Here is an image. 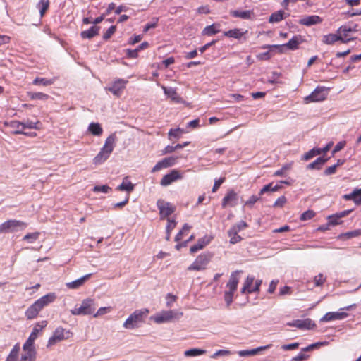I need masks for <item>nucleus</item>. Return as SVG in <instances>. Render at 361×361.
Returning a JSON list of instances; mask_svg holds the SVG:
<instances>
[{"mask_svg":"<svg viewBox=\"0 0 361 361\" xmlns=\"http://www.w3.org/2000/svg\"><path fill=\"white\" fill-rule=\"evenodd\" d=\"M116 140V133H112L106 139L104 145L98 154L94 158V164H100L109 157L115 147Z\"/></svg>","mask_w":361,"mask_h":361,"instance_id":"f257e3e1","label":"nucleus"},{"mask_svg":"<svg viewBox=\"0 0 361 361\" xmlns=\"http://www.w3.org/2000/svg\"><path fill=\"white\" fill-rule=\"evenodd\" d=\"M182 316V312L177 310H165L150 317V320L157 324H162L178 320Z\"/></svg>","mask_w":361,"mask_h":361,"instance_id":"f03ea898","label":"nucleus"},{"mask_svg":"<svg viewBox=\"0 0 361 361\" xmlns=\"http://www.w3.org/2000/svg\"><path fill=\"white\" fill-rule=\"evenodd\" d=\"M149 311L148 309L145 308L142 310H135L131 314L129 317L126 320L123 326L126 329H134L137 326L139 322H143V319L147 316Z\"/></svg>","mask_w":361,"mask_h":361,"instance_id":"7ed1b4c3","label":"nucleus"},{"mask_svg":"<svg viewBox=\"0 0 361 361\" xmlns=\"http://www.w3.org/2000/svg\"><path fill=\"white\" fill-rule=\"evenodd\" d=\"M212 255L209 252L203 253L197 256L192 264H190L188 269L189 271H202L207 268V264L210 262Z\"/></svg>","mask_w":361,"mask_h":361,"instance_id":"20e7f679","label":"nucleus"},{"mask_svg":"<svg viewBox=\"0 0 361 361\" xmlns=\"http://www.w3.org/2000/svg\"><path fill=\"white\" fill-rule=\"evenodd\" d=\"M96 306L94 300L88 298L84 300L79 307H75L71 310V313L74 315L91 314L94 312Z\"/></svg>","mask_w":361,"mask_h":361,"instance_id":"39448f33","label":"nucleus"},{"mask_svg":"<svg viewBox=\"0 0 361 361\" xmlns=\"http://www.w3.org/2000/svg\"><path fill=\"white\" fill-rule=\"evenodd\" d=\"M27 224L18 220H8L0 224V233L15 232L18 230L24 229Z\"/></svg>","mask_w":361,"mask_h":361,"instance_id":"423d86ee","label":"nucleus"},{"mask_svg":"<svg viewBox=\"0 0 361 361\" xmlns=\"http://www.w3.org/2000/svg\"><path fill=\"white\" fill-rule=\"evenodd\" d=\"M71 336V332L61 327H59L54 331L52 336L49 339L47 346H51L61 341L68 339Z\"/></svg>","mask_w":361,"mask_h":361,"instance_id":"0eeeda50","label":"nucleus"},{"mask_svg":"<svg viewBox=\"0 0 361 361\" xmlns=\"http://www.w3.org/2000/svg\"><path fill=\"white\" fill-rule=\"evenodd\" d=\"M182 178L183 173L179 170L173 169L162 177L160 180V185L166 187Z\"/></svg>","mask_w":361,"mask_h":361,"instance_id":"6e6552de","label":"nucleus"},{"mask_svg":"<svg viewBox=\"0 0 361 361\" xmlns=\"http://www.w3.org/2000/svg\"><path fill=\"white\" fill-rule=\"evenodd\" d=\"M327 90L325 87L317 86L315 90L305 98L306 103L321 102L326 99V94L324 91Z\"/></svg>","mask_w":361,"mask_h":361,"instance_id":"1a4fd4ad","label":"nucleus"},{"mask_svg":"<svg viewBox=\"0 0 361 361\" xmlns=\"http://www.w3.org/2000/svg\"><path fill=\"white\" fill-rule=\"evenodd\" d=\"M289 326L296 327L302 330H310L316 326L315 323L310 318L305 319H295L293 322H288Z\"/></svg>","mask_w":361,"mask_h":361,"instance_id":"9d476101","label":"nucleus"},{"mask_svg":"<svg viewBox=\"0 0 361 361\" xmlns=\"http://www.w3.org/2000/svg\"><path fill=\"white\" fill-rule=\"evenodd\" d=\"M327 344V342H317L312 343L301 350V351L295 356L293 357L291 361H302L304 360H307L309 358V355L306 354L307 352H309L313 349L317 348L322 345H325Z\"/></svg>","mask_w":361,"mask_h":361,"instance_id":"9b49d317","label":"nucleus"},{"mask_svg":"<svg viewBox=\"0 0 361 361\" xmlns=\"http://www.w3.org/2000/svg\"><path fill=\"white\" fill-rule=\"evenodd\" d=\"M178 157H169L158 161L152 169V173L157 172L162 169H166L174 166L178 160Z\"/></svg>","mask_w":361,"mask_h":361,"instance_id":"f8f14e48","label":"nucleus"},{"mask_svg":"<svg viewBox=\"0 0 361 361\" xmlns=\"http://www.w3.org/2000/svg\"><path fill=\"white\" fill-rule=\"evenodd\" d=\"M356 31H357V30L355 27H352L350 25H344L341 26L337 30V33H338V36H340L341 37V42L342 43L346 44V43H348L349 42L353 41L354 39V38H353V37H349V33L355 32Z\"/></svg>","mask_w":361,"mask_h":361,"instance_id":"ddd939ff","label":"nucleus"},{"mask_svg":"<svg viewBox=\"0 0 361 361\" xmlns=\"http://www.w3.org/2000/svg\"><path fill=\"white\" fill-rule=\"evenodd\" d=\"M157 207L161 218H166L175 211V207L169 202L159 200L157 202Z\"/></svg>","mask_w":361,"mask_h":361,"instance_id":"4468645a","label":"nucleus"},{"mask_svg":"<svg viewBox=\"0 0 361 361\" xmlns=\"http://www.w3.org/2000/svg\"><path fill=\"white\" fill-rule=\"evenodd\" d=\"M300 44L299 38L298 36H293L287 43L282 45H273L271 46L272 48L277 49V51L280 53L283 51L285 48H288L290 50H295L298 49Z\"/></svg>","mask_w":361,"mask_h":361,"instance_id":"2eb2a0df","label":"nucleus"},{"mask_svg":"<svg viewBox=\"0 0 361 361\" xmlns=\"http://www.w3.org/2000/svg\"><path fill=\"white\" fill-rule=\"evenodd\" d=\"M348 315V313L345 312H329L326 313L320 319V322H328L334 320H341L346 318Z\"/></svg>","mask_w":361,"mask_h":361,"instance_id":"dca6fc26","label":"nucleus"},{"mask_svg":"<svg viewBox=\"0 0 361 361\" xmlns=\"http://www.w3.org/2000/svg\"><path fill=\"white\" fill-rule=\"evenodd\" d=\"M237 201V194L233 190H229L222 200V207H234Z\"/></svg>","mask_w":361,"mask_h":361,"instance_id":"f3484780","label":"nucleus"},{"mask_svg":"<svg viewBox=\"0 0 361 361\" xmlns=\"http://www.w3.org/2000/svg\"><path fill=\"white\" fill-rule=\"evenodd\" d=\"M162 90H164V94L171 99V100L176 103H183V99L178 94L176 90L172 87H166L165 86H161Z\"/></svg>","mask_w":361,"mask_h":361,"instance_id":"a211bd4d","label":"nucleus"},{"mask_svg":"<svg viewBox=\"0 0 361 361\" xmlns=\"http://www.w3.org/2000/svg\"><path fill=\"white\" fill-rule=\"evenodd\" d=\"M247 226L246 223L242 222L240 224L237 226H233L228 232V235L230 236V242L231 243H236L239 242L241 239L240 236L238 235V231L241 228H245Z\"/></svg>","mask_w":361,"mask_h":361,"instance_id":"6ab92c4d","label":"nucleus"},{"mask_svg":"<svg viewBox=\"0 0 361 361\" xmlns=\"http://www.w3.org/2000/svg\"><path fill=\"white\" fill-rule=\"evenodd\" d=\"M322 22V19L319 16H308L301 18L299 23L306 26L317 25Z\"/></svg>","mask_w":361,"mask_h":361,"instance_id":"aec40b11","label":"nucleus"},{"mask_svg":"<svg viewBox=\"0 0 361 361\" xmlns=\"http://www.w3.org/2000/svg\"><path fill=\"white\" fill-rule=\"evenodd\" d=\"M343 197L345 200H353L356 204L360 205L361 204V188H356L351 193L344 195Z\"/></svg>","mask_w":361,"mask_h":361,"instance_id":"412c9836","label":"nucleus"},{"mask_svg":"<svg viewBox=\"0 0 361 361\" xmlns=\"http://www.w3.org/2000/svg\"><path fill=\"white\" fill-rule=\"evenodd\" d=\"M56 298V297L54 293H49V294L40 298L39 300H37L35 302V303L39 307V309L42 310L44 306L54 302Z\"/></svg>","mask_w":361,"mask_h":361,"instance_id":"4be33fe9","label":"nucleus"},{"mask_svg":"<svg viewBox=\"0 0 361 361\" xmlns=\"http://www.w3.org/2000/svg\"><path fill=\"white\" fill-rule=\"evenodd\" d=\"M247 33L246 30L235 28L233 30H230L228 31H226L224 32V35L225 37H228L230 38H234L237 39H241Z\"/></svg>","mask_w":361,"mask_h":361,"instance_id":"5701e85b","label":"nucleus"},{"mask_svg":"<svg viewBox=\"0 0 361 361\" xmlns=\"http://www.w3.org/2000/svg\"><path fill=\"white\" fill-rule=\"evenodd\" d=\"M36 358V351L35 348H25L23 347V352L21 354L22 361H31Z\"/></svg>","mask_w":361,"mask_h":361,"instance_id":"b1692460","label":"nucleus"},{"mask_svg":"<svg viewBox=\"0 0 361 361\" xmlns=\"http://www.w3.org/2000/svg\"><path fill=\"white\" fill-rule=\"evenodd\" d=\"M126 81L123 80H118L116 81L109 90L114 95L119 96L121 91L124 89Z\"/></svg>","mask_w":361,"mask_h":361,"instance_id":"393cba45","label":"nucleus"},{"mask_svg":"<svg viewBox=\"0 0 361 361\" xmlns=\"http://www.w3.org/2000/svg\"><path fill=\"white\" fill-rule=\"evenodd\" d=\"M240 273V271H236L232 273V274L230 277L229 281L227 283V287L228 288V289L231 291L235 292V290H236L237 285L238 283Z\"/></svg>","mask_w":361,"mask_h":361,"instance_id":"a878e982","label":"nucleus"},{"mask_svg":"<svg viewBox=\"0 0 361 361\" xmlns=\"http://www.w3.org/2000/svg\"><path fill=\"white\" fill-rule=\"evenodd\" d=\"M328 161L327 158H324L323 157H318L316 160H314L313 162L309 164L307 166V169H316L319 170L322 169V167L324 165V164Z\"/></svg>","mask_w":361,"mask_h":361,"instance_id":"bb28decb","label":"nucleus"},{"mask_svg":"<svg viewBox=\"0 0 361 361\" xmlns=\"http://www.w3.org/2000/svg\"><path fill=\"white\" fill-rule=\"evenodd\" d=\"M271 46V45H267L266 47H263V48H269V50L263 53H259L257 55V58L259 60L263 61H267L270 59L274 55V50H277V49L272 48Z\"/></svg>","mask_w":361,"mask_h":361,"instance_id":"cd10ccee","label":"nucleus"},{"mask_svg":"<svg viewBox=\"0 0 361 361\" xmlns=\"http://www.w3.org/2000/svg\"><path fill=\"white\" fill-rule=\"evenodd\" d=\"M90 276V274H87L74 281L67 283L66 286L71 289L78 288L79 287L82 286L85 283V282L89 279Z\"/></svg>","mask_w":361,"mask_h":361,"instance_id":"c85d7f7f","label":"nucleus"},{"mask_svg":"<svg viewBox=\"0 0 361 361\" xmlns=\"http://www.w3.org/2000/svg\"><path fill=\"white\" fill-rule=\"evenodd\" d=\"M210 241V238H207V237H204L202 239H200L198 241H197V243L192 245L190 250V252L192 253H195L196 252H197L198 250H202L203 247H204V246H206Z\"/></svg>","mask_w":361,"mask_h":361,"instance_id":"c756f323","label":"nucleus"},{"mask_svg":"<svg viewBox=\"0 0 361 361\" xmlns=\"http://www.w3.org/2000/svg\"><path fill=\"white\" fill-rule=\"evenodd\" d=\"M341 37L337 34H328L322 37V42L325 44L331 45L337 41H341Z\"/></svg>","mask_w":361,"mask_h":361,"instance_id":"7c9ffc66","label":"nucleus"},{"mask_svg":"<svg viewBox=\"0 0 361 361\" xmlns=\"http://www.w3.org/2000/svg\"><path fill=\"white\" fill-rule=\"evenodd\" d=\"M40 310L39 307L35 302L26 310L25 316L28 319H32L38 315Z\"/></svg>","mask_w":361,"mask_h":361,"instance_id":"2f4dec72","label":"nucleus"},{"mask_svg":"<svg viewBox=\"0 0 361 361\" xmlns=\"http://www.w3.org/2000/svg\"><path fill=\"white\" fill-rule=\"evenodd\" d=\"M99 27L97 26H92L89 30L82 31L81 32V37L83 39H91L93 37L99 34Z\"/></svg>","mask_w":361,"mask_h":361,"instance_id":"473e14b6","label":"nucleus"},{"mask_svg":"<svg viewBox=\"0 0 361 361\" xmlns=\"http://www.w3.org/2000/svg\"><path fill=\"white\" fill-rule=\"evenodd\" d=\"M5 125L15 129V131H13V133L14 134H22L23 133V130L25 129V126L23 125V123H20L19 121H11L10 123H6Z\"/></svg>","mask_w":361,"mask_h":361,"instance_id":"72a5a7b5","label":"nucleus"},{"mask_svg":"<svg viewBox=\"0 0 361 361\" xmlns=\"http://www.w3.org/2000/svg\"><path fill=\"white\" fill-rule=\"evenodd\" d=\"M47 324V321H42L41 322L37 323L35 325L33 330L30 336H32V338H34L36 339L38 336L39 333L40 331H42L44 328L46 327Z\"/></svg>","mask_w":361,"mask_h":361,"instance_id":"f704fd0d","label":"nucleus"},{"mask_svg":"<svg viewBox=\"0 0 361 361\" xmlns=\"http://www.w3.org/2000/svg\"><path fill=\"white\" fill-rule=\"evenodd\" d=\"M220 32V25L219 24H212V25L207 26L203 30V35H212Z\"/></svg>","mask_w":361,"mask_h":361,"instance_id":"c9c22d12","label":"nucleus"},{"mask_svg":"<svg viewBox=\"0 0 361 361\" xmlns=\"http://www.w3.org/2000/svg\"><path fill=\"white\" fill-rule=\"evenodd\" d=\"M285 12L283 10H279L273 13L269 19V23H279L284 18Z\"/></svg>","mask_w":361,"mask_h":361,"instance_id":"e433bc0d","label":"nucleus"},{"mask_svg":"<svg viewBox=\"0 0 361 361\" xmlns=\"http://www.w3.org/2000/svg\"><path fill=\"white\" fill-rule=\"evenodd\" d=\"M89 131L96 136H99L102 134L103 130L100 124L98 123H91L88 127Z\"/></svg>","mask_w":361,"mask_h":361,"instance_id":"4c0bfd02","label":"nucleus"},{"mask_svg":"<svg viewBox=\"0 0 361 361\" xmlns=\"http://www.w3.org/2000/svg\"><path fill=\"white\" fill-rule=\"evenodd\" d=\"M117 189L121 191L126 190L131 192L134 189V185L131 182L128 181L127 178H125L122 183L118 186Z\"/></svg>","mask_w":361,"mask_h":361,"instance_id":"58836bf2","label":"nucleus"},{"mask_svg":"<svg viewBox=\"0 0 361 361\" xmlns=\"http://www.w3.org/2000/svg\"><path fill=\"white\" fill-rule=\"evenodd\" d=\"M254 278L250 277V294L259 290V287L262 283L261 279H257L253 283Z\"/></svg>","mask_w":361,"mask_h":361,"instance_id":"ea45409f","label":"nucleus"},{"mask_svg":"<svg viewBox=\"0 0 361 361\" xmlns=\"http://www.w3.org/2000/svg\"><path fill=\"white\" fill-rule=\"evenodd\" d=\"M319 154H321V151H320L319 148H313V149L309 150L307 152H306L302 156V159L305 161H307V160L313 158L314 157H315L317 155H319Z\"/></svg>","mask_w":361,"mask_h":361,"instance_id":"a19ab883","label":"nucleus"},{"mask_svg":"<svg viewBox=\"0 0 361 361\" xmlns=\"http://www.w3.org/2000/svg\"><path fill=\"white\" fill-rule=\"evenodd\" d=\"M37 6L40 11V16H41V17H42L49 6V0H40Z\"/></svg>","mask_w":361,"mask_h":361,"instance_id":"79ce46f5","label":"nucleus"},{"mask_svg":"<svg viewBox=\"0 0 361 361\" xmlns=\"http://www.w3.org/2000/svg\"><path fill=\"white\" fill-rule=\"evenodd\" d=\"M20 351V345L18 344H16L11 352L10 353L7 361H13L16 360L18 357V353Z\"/></svg>","mask_w":361,"mask_h":361,"instance_id":"37998d69","label":"nucleus"},{"mask_svg":"<svg viewBox=\"0 0 361 361\" xmlns=\"http://www.w3.org/2000/svg\"><path fill=\"white\" fill-rule=\"evenodd\" d=\"M315 212L313 210L308 209L304 212L300 217V221H307L312 219L315 216Z\"/></svg>","mask_w":361,"mask_h":361,"instance_id":"c03bdc74","label":"nucleus"},{"mask_svg":"<svg viewBox=\"0 0 361 361\" xmlns=\"http://www.w3.org/2000/svg\"><path fill=\"white\" fill-rule=\"evenodd\" d=\"M205 353L206 350H204L194 348L185 351L184 354L185 356H197L200 355L204 354Z\"/></svg>","mask_w":361,"mask_h":361,"instance_id":"a18cd8bd","label":"nucleus"},{"mask_svg":"<svg viewBox=\"0 0 361 361\" xmlns=\"http://www.w3.org/2000/svg\"><path fill=\"white\" fill-rule=\"evenodd\" d=\"M281 75V73H278V72H272L271 73V75L269 77L267 81L269 83H271V84H276V83H281V82L279 81V78Z\"/></svg>","mask_w":361,"mask_h":361,"instance_id":"49530a36","label":"nucleus"},{"mask_svg":"<svg viewBox=\"0 0 361 361\" xmlns=\"http://www.w3.org/2000/svg\"><path fill=\"white\" fill-rule=\"evenodd\" d=\"M28 94L32 99L46 100L49 97L47 94L42 92H29Z\"/></svg>","mask_w":361,"mask_h":361,"instance_id":"de8ad7c7","label":"nucleus"},{"mask_svg":"<svg viewBox=\"0 0 361 361\" xmlns=\"http://www.w3.org/2000/svg\"><path fill=\"white\" fill-rule=\"evenodd\" d=\"M341 223L342 221H340V218L336 214L328 216V224L330 226H336L341 224Z\"/></svg>","mask_w":361,"mask_h":361,"instance_id":"09e8293b","label":"nucleus"},{"mask_svg":"<svg viewBox=\"0 0 361 361\" xmlns=\"http://www.w3.org/2000/svg\"><path fill=\"white\" fill-rule=\"evenodd\" d=\"M230 14L235 18H241L243 19H246L248 18V12L247 11H230Z\"/></svg>","mask_w":361,"mask_h":361,"instance_id":"8fccbe9b","label":"nucleus"},{"mask_svg":"<svg viewBox=\"0 0 361 361\" xmlns=\"http://www.w3.org/2000/svg\"><path fill=\"white\" fill-rule=\"evenodd\" d=\"M176 222L175 221V220L168 219V224L166 226V233H167L166 240H169L170 233L176 227Z\"/></svg>","mask_w":361,"mask_h":361,"instance_id":"3c124183","label":"nucleus"},{"mask_svg":"<svg viewBox=\"0 0 361 361\" xmlns=\"http://www.w3.org/2000/svg\"><path fill=\"white\" fill-rule=\"evenodd\" d=\"M326 281V277L322 274H319L314 277V283L315 286H321Z\"/></svg>","mask_w":361,"mask_h":361,"instance_id":"603ef678","label":"nucleus"},{"mask_svg":"<svg viewBox=\"0 0 361 361\" xmlns=\"http://www.w3.org/2000/svg\"><path fill=\"white\" fill-rule=\"evenodd\" d=\"M93 191L95 192H101L104 193H109L111 191V188L108 185H96L94 187Z\"/></svg>","mask_w":361,"mask_h":361,"instance_id":"864d4df0","label":"nucleus"},{"mask_svg":"<svg viewBox=\"0 0 361 361\" xmlns=\"http://www.w3.org/2000/svg\"><path fill=\"white\" fill-rule=\"evenodd\" d=\"M39 232L27 233V235H25L24 236L23 240H27L30 243H32V242L35 241L39 238Z\"/></svg>","mask_w":361,"mask_h":361,"instance_id":"5fc2aeb1","label":"nucleus"},{"mask_svg":"<svg viewBox=\"0 0 361 361\" xmlns=\"http://www.w3.org/2000/svg\"><path fill=\"white\" fill-rule=\"evenodd\" d=\"M269 347L270 345H267L264 346H260L256 348L250 349V356L259 354L262 352L264 351L266 349L269 348Z\"/></svg>","mask_w":361,"mask_h":361,"instance_id":"6e6d98bb","label":"nucleus"},{"mask_svg":"<svg viewBox=\"0 0 361 361\" xmlns=\"http://www.w3.org/2000/svg\"><path fill=\"white\" fill-rule=\"evenodd\" d=\"M190 228V226H189L187 224H185L182 230L176 235L175 238L176 241H180L182 240L183 236V232H188Z\"/></svg>","mask_w":361,"mask_h":361,"instance_id":"4d7b16f0","label":"nucleus"},{"mask_svg":"<svg viewBox=\"0 0 361 361\" xmlns=\"http://www.w3.org/2000/svg\"><path fill=\"white\" fill-rule=\"evenodd\" d=\"M166 306L168 307H170L176 301L177 297L174 295L169 293L166 296Z\"/></svg>","mask_w":361,"mask_h":361,"instance_id":"13d9d810","label":"nucleus"},{"mask_svg":"<svg viewBox=\"0 0 361 361\" xmlns=\"http://www.w3.org/2000/svg\"><path fill=\"white\" fill-rule=\"evenodd\" d=\"M111 310V307H101L94 314V317H97L102 316L103 314L109 313Z\"/></svg>","mask_w":361,"mask_h":361,"instance_id":"bf43d9fd","label":"nucleus"},{"mask_svg":"<svg viewBox=\"0 0 361 361\" xmlns=\"http://www.w3.org/2000/svg\"><path fill=\"white\" fill-rule=\"evenodd\" d=\"M116 27L115 25H112L107 30L106 32L103 35V38L104 39H109L116 32Z\"/></svg>","mask_w":361,"mask_h":361,"instance_id":"052dcab7","label":"nucleus"},{"mask_svg":"<svg viewBox=\"0 0 361 361\" xmlns=\"http://www.w3.org/2000/svg\"><path fill=\"white\" fill-rule=\"evenodd\" d=\"M33 83L35 85H42L44 86H47V85H51L52 83V82L51 80H47L45 78H37L33 81Z\"/></svg>","mask_w":361,"mask_h":361,"instance_id":"680f3d73","label":"nucleus"},{"mask_svg":"<svg viewBox=\"0 0 361 361\" xmlns=\"http://www.w3.org/2000/svg\"><path fill=\"white\" fill-rule=\"evenodd\" d=\"M347 238H352L361 235V229H356L352 231L347 232L344 234Z\"/></svg>","mask_w":361,"mask_h":361,"instance_id":"e2e57ef3","label":"nucleus"},{"mask_svg":"<svg viewBox=\"0 0 361 361\" xmlns=\"http://www.w3.org/2000/svg\"><path fill=\"white\" fill-rule=\"evenodd\" d=\"M232 353L228 350H219L216 351L212 357V359H216L218 356H226L231 355Z\"/></svg>","mask_w":361,"mask_h":361,"instance_id":"0e129e2a","label":"nucleus"},{"mask_svg":"<svg viewBox=\"0 0 361 361\" xmlns=\"http://www.w3.org/2000/svg\"><path fill=\"white\" fill-rule=\"evenodd\" d=\"M286 202V198L285 196L279 197L274 204V207H282Z\"/></svg>","mask_w":361,"mask_h":361,"instance_id":"69168bd1","label":"nucleus"},{"mask_svg":"<svg viewBox=\"0 0 361 361\" xmlns=\"http://www.w3.org/2000/svg\"><path fill=\"white\" fill-rule=\"evenodd\" d=\"M154 20V22L153 23H147L144 29H143V32H147L149 29L151 28H154L157 27V23H158V20H159V18H155L153 19Z\"/></svg>","mask_w":361,"mask_h":361,"instance_id":"338daca9","label":"nucleus"},{"mask_svg":"<svg viewBox=\"0 0 361 361\" xmlns=\"http://www.w3.org/2000/svg\"><path fill=\"white\" fill-rule=\"evenodd\" d=\"M279 283V280H272L269 284V286L268 288V293H274L276 288V286H277V284Z\"/></svg>","mask_w":361,"mask_h":361,"instance_id":"774afa93","label":"nucleus"}]
</instances>
